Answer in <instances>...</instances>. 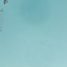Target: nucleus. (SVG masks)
Here are the masks:
<instances>
[{
	"instance_id": "nucleus-1",
	"label": "nucleus",
	"mask_w": 67,
	"mask_h": 67,
	"mask_svg": "<svg viewBox=\"0 0 67 67\" xmlns=\"http://www.w3.org/2000/svg\"><path fill=\"white\" fill-rule=\"evenodd\" d=\"M8 1L7 0H5L4 1V4H5L7 3H8Z\"/></svg>"
}]
</instances>
